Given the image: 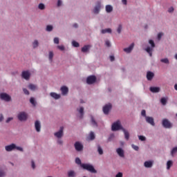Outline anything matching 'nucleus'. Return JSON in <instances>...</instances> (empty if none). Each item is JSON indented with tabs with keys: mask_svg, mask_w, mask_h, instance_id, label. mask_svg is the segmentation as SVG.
I'll use <instances>...</instances> for the list:
<instances>
[{
	"mask_svg": "<svg viewBox=\"0 0 177 177\" xmlns=\"http://www.w3.org/2000/svg\"><path fill=\"white\" fill-rule=\"evenodd\" d=\"M81 167L91 173L96 174L97 171L94 169L93 166L88 165V164H82Z\"/></svg>",
	"mask_w": 177,
	"mask_h": 177,
	"instance_id": "obj_1",
	"label": "nucleus"
},
{
	"mask_svg": "<svg viewBox=\"0 0 177 177\" xmlns=\"http://www.w3.org/2000/svg\"><path fill=\"white\" fill-rule=\"evenodd\" d=\"M122 127L121 125V122L120 121H117L116 122H115L113 125H112V131H118V130H122Z\"/></svg>",
	"mask_w": 177,
	"mask_h": 177,
	"instance_id": "obj_2",
	"label": "nucleus"
},
{
	"mask_svg": "<svg viewBox=\"0 0 177 177\" xmlns=\"http://www.w3.org/2000/svg\"><path fill=\"white\" fill-rule=\"evenodd\" d=\"M17 118L21 122L26 121L28 119V115L25 112H21L18 114Z\"/></svg>",
	"mask_w": 177,
	"mask_h": 177,
	"instance_id": "obj_3",
	"label": "nucleus"
},
{
	"mask_svg": "<svg viewBox=\"0 0 177 177\" xmlns=\"http://www.w3.org/2000/svg\"><path fill=\"white\" fill-rule=\"evenodd\" d=\"M162 125H163V127L166 129H170L172 127L171 122L167 119H165L163 121H162Z\"/></svg>",
	"mask_w": 177,
	"mask_h": 177,
	"instance_id": "obj_4",
	"label": "nucleus"
},
{
	"mask_svg": "<svg viewBox=\"0 0 177 177\" xmlns=\"http://www.w3.org/2000/svg\"><path fill=\"white\" fill-rule=\"evenodd\" d=\"M0 98L6 102H10L11 100V97L6 93L0 94Z\"/></svg>",
	"mask_w": 177,
	"mask_h": 177,
	"instance_id": "obj_5",
	"label": "nucleus"
},
{
	"mask_svg": "<svg viewBox=\"0 0 177 177\" xmlns=\"http://www.w3.org/2000/svg\"><path fill=\"white\" fill-rule=\"evenodd\" d=\"M96 80H97V79H96L95 76L91 75V76H88V77H87L86 82L88 84H93L96 82Z\"/></svg>",
	"mask_w": 177,
	"mask_h": 177,
	"instance_id": "obj_6",
	"label": "nucleus"
},
{
	"mask_svg": "<svg viewBox=\"0 0 177 177\" xmlns=\"http://www.w3.org/2000/svg\"><path fill=\"white\" fill-rule=\"evenodd\" d=\"M54 135L59 139L62 138V136H64V127H61L60 130L58 132L55 133Z\"/></svg>",
	"mask_w": 177,
	"mask_h": 177,
	"instance_id": "obj_7",
	"label": "nucleus"
},
{
	"mask_svg": "<svg viewBox=\"0 0 177 177\" xmlns=\"http://www.w3.org/2000/svg\"><path fill=\"white\" fill-rule=\"evenodd\" d=\"M75 148L76 151H82L84 149V147L80 142H77L75 144Z\"/></svg>",
	"mask_w": 177,
	"mask_h": 177,
	"instance_id": "obj_8",
	"label": "nucleus"
},
{
	"mask_svg": "<svg viewBox=\"0 0 177 177\" xmlns=\"http://www.w3.org/2000/svg\"><path fill=\"white\" fill-rule=\"evenodd\" d=\"M112 105L111 104H106L104 108H103V111L104 114L108 115L109 113V111L111 109Z\"/></svg>",
	"mask_w": 177,
	"mask_h": 177,
	"instance_id": "obj_9",
	"label": "nucleus"
},
{
	"mask_svg": "<svg viewBox=\"0 0 177 177\" xmlns=\"http://www.w3.org/2000/svg\"><path fill=\"white\" fill-rule=\"evenodd\" d=\"M145 120L147 122L151 124L152 127L155 126L154 119L153 118L147 116L146 117Z\"/></svg>",
	"mask_w": 177,
	"mask_h": 177,
	"instance_id": "obj_10",
	"label": "nucleus"
},
{
	"mask_svg": "<svg viewBox=\"0 0 177 177\" xmlns=\"http://www.w3.org/2000/svg\"><path fill=\"white\" fill-rule=\"evenodd\" d=\"M30 73L28 72V71H24L22 72V77L24 78L25 80H28L30 79Z\"/></svg>",
	"mask_w": 177,
	"mask_h": 177,
	"instance_id": "obj_11",
	"label": "nucleus"
},
{
	"mask_svg": "<svg viewBox=\"0 0 177 177\" xmlns=\"http://www.w3.org/2000/svg\"><path fill=\"white\" fill-rule=\"evenodd\" d=\"M133 48H134V43H132V44H131L129 47H127V48H124V51L127 53H130L131 50L133 49Z\"/></svg>",
	"mask_w": 177,
	"mask_h": 177,
	"instance_id": "obj_12",
	"label": "nucleus"
},
{
	"mask_svg": "<svg viewBox=\"0 0 177 177\" xmlns=\"http://www.w3.org/2000/svg\"><path fill=\"white\" fill-rule=\"evenodd\" d=\"M16 148V145L15 144H12L10 145L6 146V150L7 151H11L13 149H15Z\"/></svg>",
	"mask_w": 177,
	"mask_h": 177,
	"instance_id": "obj_13",
	"label": "nucleus"
},
{
	"mask_svg": "<svg viewBox=\"0 0 177 177\" xmlns=\"http://www.w3.org/2000/svg\"><path fill=\"white\" fill-rule=\"evenodd\" d=\"M117 153L118 154L122 157V158H124V150L121 148H119L117 149Z\"/></svg>",
	"mask_w": 177,
	"mask_h": 177,
	"instance_id": "obj_14",
	"label": "nucleus"
},
{
	"mask_svg": "<svg viewBox=\"0 0 177 177\" xmlns=\"http://www.w3.org/2000/svg\"><path fill=\"white\" fill-rule=\"evenodd\" d=\"M95 139V133L91 131L89 136L87 137V140H94Z\"/></svg>",
	"mask_w": 177,
	"mask_h": 177,
	"instance_id": "obj_15",
	"label": "nucleus"
},
{
	"mask_svg": "<svg viewBox=\"0 0 177 177\" xmlns=\"http://www.w3.org/2000/svg\"><path fill=\"white\" fill-rule=\"evenodd\" d=\"M160 91V88L159 87H151L150 88V91L153 93H159Z\"/></svg>",
	"mask_w": 177,
	"mask_h": 177,
	"instance_id": "obj_16",
	"label": "nucleus"
},
{
	"mask_svg": "<svg viewBox=\"0 0 177 177\" xmlns=\"http://www.w3.org/2000/svg\"><path fill=\"white\" fill-rule=\"evenodd\" d=\"M62 93L63 95H66L68 93V88L66 87V86H63L61 88Z\"/></svg>",
	"mask_w": 177,
	"mask_h": 177,
	"instance_id": "obj_17",
	"label": "nucleus"
},
{
	"mask_svg": "<svg viewBox=\"0 0 177 177\" xmlns=\"http://www.w3.org/2000/svg\"><path fill=\"white\" fill-rule=\"evenodd\" d=\"M154 77V73L153 72H147V78L149 81H151Z\"/></svg>",
	"mask_w": 177,
	"mask_h": 177,
	"instance_id": "obj_18",
	"label": "nucleus"
},
{
	"mask_svg": "<svg viewBox=\"0 0 177 177\" xmlns=\"http://www.w3.org/2000/svg\"><path fill=\"white\" fill-rule=\"evenodd\" d=\"M90 48H91V46L89 44H88L87 46H84L82 48V52L86 53L89 50Z\"/></svg>",
	"mask_w": 177,
	"mask_h": 177,
	"instance_id": "obj_19",
	"label": "nucleus"
},
{
	"mask_svg": "<svg viewBox=\"0 0 177 177\" xmlns=\"http://www.w3.org/2000/svg\"><path fill=\"white\" fill-rule=\"evenodd\" d=\"M35 129L37 132H39L41 130V124L39 121L35 122Z\"/></svg>",
	"mask_w": 177,
	"mask_h": 177,
	"instance_id": "obj_20",
	"label": "nucleus"
},
{
	"mask_svg": "<svg viewBox=\"0 0 177 177\" xmlns=\"http://www.w3.org/2000/svg\"><path fill=\"white\" fill-rule=\"evenodd\" d=\"M97 6H96V7H95V9H94V13L95 14H98L99 12H100V1H98L97 3Z\"/></svg>",
	"mask_w": 177,
	"mask_h": 177,
	"instance_id": "obj_21",
	"label": "nucleus"
},
{
	"mask_svg": "<svg viewBox=\"0 0 177 177\" xmlns=\"http://www.w3.org/2000/svg\"><path fill=\"white\" fill-rule=\"evenodd\" d=\"M154 47H148L145 48V50L149 54L150 57H152V52Z\"/></svg>",
	"mask_w": 177,
	"mask_h": 177,
	"instance_id": "obj_22",
	"label": "nucleus"
},
{
	"mask_svg": "<svg viewBox=\"0 0 177 177\" xmlns=\"http://www.w3.org/2000/svg\"><path fill=\"white\" fill-rule=\"evenodd\" d=\"M50 96L52 97H53L54 99H55V100H58V99H59L61 97L60 95H58V94H57L55 93H50Z\"/></svg>",
	"mask_w": 177,
	"mask_h": 177,
	"instance_id": "obj_23",
	"label": "nucleus"
},
{
	"mask_svg": "<svg viewBox=\"0 0 177 177\" xmlns=\"http://www.w3.org/2000/svg\"><path fill=\"white\" fill-rule=\"evenodd\" d=\"M122 131L124 133L125 139L127 140H129V136H130L129 133L127 131H126L124 129H122Z\"/></svg>",
	"mask_w": 177,
	"mask_h": 177,
	"instance_id": "obj_24",
	"label": "nucleus"
},
{
	"mask_svg": "<svg viewBox=\"0 0 177 177\" xmlns=\"http://www.w3.org/2000/svg\"><path fill=\"white\" fill-rule=\"evenodd\" d=\"M113 8L112 7V6H106V11L108 13H111L113 11Z\"/></svg>",
	"mask_w": 177,
	"mask_h": 177,
	"instance_id": "obj_25",
	"label": "nucleus"
},
{
	"mask_svg": "<svg viewBox=\"0 0 177 177\" xmlns=\"http://www.w3.org/2000/svg\"><path fill=\"white\" fill-rule=\"evenodd\" d=\"M111 33L112 30L110 28H108L107 29H102V34H106V33Z\"/></svg>",
	"mask_w": 177,
	"mask_h": 177,
	"instance_id": "obj_26",
	"label": "nucleus"
},
{
	"mask_svg": "<svg viewBox=\"0 0 177 177\" xmlns=\"http://www.w3.org/2000/svg\"><path fill=\"white\" fill-rule=\"evenodd\" d=\"M152 165H153V163L150 161H147V162H145V166L147 168L151 167Z\"/></svg>",
	"mask_w": 177,
	"mask_h": 177,
	"instance_id": "obj_27",
	"label": "nucleus"
},
{
	"mask_svg": "<svg viewBox=\"0 0 177 177\" xmlns=\"http://www.w3.org/2000/svg\"><path fill=\"white\" fill-rule=\"evenodd\" d=\"M28 88L30 89L31 91H35L37 89V86L35 84H29Z\"/></svg>",
	"mask_w": 177,
	"mask_h": 177,
	"instance_id": "obj_28",
	"label": "nucleus"
},
{
	"mask_svg": "<svg viewBox=\"0 0 177 177\" xmlns=\"http://www.w3.org/2000/svg\"><path fill=\"white\" fill-rule=\"evenodd\" d=\"M167 100L165 97H162L160 99V103H162V105L165 106L167 104Z\"/></svg>",
	"mask_w": 177,
	"mask_h": 177,
	"instance_id": "obj_29",
	"label": "nucleus"
},
{
	"mask_svg": "<svg viewBox=\"0 0 177 177\" xmlns=\"http://www.w3.org/2000/svg\"><path fill=\"white\" fill-rule=\"evenodd\" d=\"M68 177H75V173L73 171H70L68 172Z\"/></svg>",
	"mask_w": 177,
	"mask_h": 177,
	"instance_id": "obj_30",
	"label": "nucleus"
},
{
	"mask_svg": "<svg viewBox=\"0 0 177 177\" xmlns=\"http://www.w3.org/2000/svg\"><path fill=\"white\" fill-rule=\"evenodd\" d=\"M160 62L165 63L166 64H169V61L168 58H163V59H160Z\"/></svg>",
	"mask_w": 177,
	"mask_h": 177,
	"instance_id": "obj_31",
	"label": "nucleus"
},
{
	"mask_svg": "<svg viewBox=\"0 0 177 177\" xmlns=\"http://www.w3.org/2000/svg\"><path fill=\"white\" fill-rule=\"evenodd\" d=\"M97 151L100 155H102L104 153L103 149L100 145L97 146Z\"/></svg>",
	"mask_w": 177,
	"mask_h": 177,
	"instance_id": "obj_32",
	"label": "nucleus"
},
{
	"mask_svg": "<svg viewBox=\"0 0 177 177\" xmlns=\"http://www.w3.org/2000/svg\"><path fill=\"white\" fill-rule=\"evenodd\" d=\"M77 111L81 114L80 118H82L83 116H84V108L83 107H80V110L77 109Z\"/></svg>",
	"mask_w": 177,
	"mask_h": 177,
	"instance_id": "obj_33",
	"label": "nucleus"
},
{
	"mask_svg": "<svg viewBox=\"0 0 177 177\" xmlns=\"http://www.w3.org/2000/svg\"><path fill=\"white\" fill-rule=\"evenodd\" d=\"M54 54L53 51H50L49 53V59L52 62H53V58Z\"/></svg>",
	"mask_w": 177,
	"mask_h": 177,
	"instance_id": "obj_34",
	"label": "nucleus"
},
{
	"mask_svg": "<svg viewBox=\"0 0 177 177\" xmlns=\"http://www.w3.org/2000/svg\"><path fill=\"white\" fill-rule=\"evenodd\" d=\"M32 45H33L34 48H36L37 47H38V45H39L38 41L35 40V41H33V43H32Z\"/></svg>",
	"mask_w": 177,
	"mask_h": 177,
	"instance_id": "obj_35",
	"label": "nucleus"
},
{
	"mask_svg": "<svg viewBox=\"0 0 177 177\" xmlns=\"http://www.w3.org/2000/svg\"><path fill=\"white\" fill-rule=\"evenodd\" d=\"M39 9L41 10H44L45 9V6L43 3H40V4H39Z\"/></svg>",
	"mask_w": 177,
	"mask_h": 177,
	"instance_id": "obj_36",
	"label": "nucleus"
},
{
	"mask_svg": "<svg viewBox=\"0 0 177 177\" xmlns=\"http://www.w3.org/2000/svg\"><path fill=\"white\" fill-rule=\"evenodd\" d=\"M91 123L93 126H95L97 127V122H95V119L93 118V116H91Z\"/></svg>",
	"mask_w": 177,
	"mask_h": 177,
	"instance_id": "obj_37",
	"label": "nucleus"
},
{
	"mask_svg": "<svg viewBox=\"0 0 177 177\" xmlns=\"http://www.w3.org/2000/svg\"><path fill=\"white\" fill-rule=\"evenodd\" d=\"M53 29V27L51 25H48V26H46V30L48 32L52 31Z\"/></svg>",
	"mask_w": 177,
	"mask_h": 177,
	"instance_id": "obj_38",
	"label": "nucleus"
},
{
	"mask_svg": "<svg viewBox=\"0 0 177 177\" xmlns=\"http://www.w3.org/2000/svg\"><path fill=\"white\" fill-rule=\"evenodd\" d=\"M173 162L171 160L167 161V169H169L172 166Z\"/></svg>",
	"mask_w": 177,
	"mask_h": 177,
	"instance_id": "obj_39",
	"label": "nucleus"
},
{
	"mask_svg": "<svg viewBox=\"0 0 177 177\" xmlns=\"http://www.w3.org/2000/svg\"><path fill=\"white\" fill-rule=\"evenodd\" d=\"M122 30V26L121 24H120L119 26H118V30H117L118 34H120V33H121Z\"/></svg>",
	"mask_w": 177,
	"mask_h": 177,
	"instance_id": "obj_40",
	"label": "nucleus"
},
{
	"mask_svg": "<svg viewBox=\"0 0 177 177\" xmlns=\"http://www.w3.org/2000/svg\"><path fill=\"white\" fill-rule=\"evenodd\" d=\"M75 162L77 164V165H80L82 166V161L79 158H77L76 160H75Z\"/></svg>",
	"mask_w": 177,
	"mask_h": 177,
	"instance_id": "obj_41",
	"label": "nucleus"
},
{
	"mask_svg": "<svg viewBox=\"0 0 177 177\" xmlns=\"http://www.w3.org/2000/svg\"><path fill=\"white\" fill-rule=\"evenodd\" d=\"M149 44H151V48H155L156 44H155L153 40H149Z\"/></svg>",
	"mask_w": 177,
	"mask_h": 177,
	"instance_id": "obj_42",
	"label": "nucleus"
},
{
	"mask_svg": "<svg viewBox=\"0 0 177 177\" xmlns=\"http://www.w3.org/2000/svg\"><path fill=\"white\" fill-rule=\"evenodd\" d=\"M73 46L75 48H78L80 46L79 43H77V41H73Z\"/></svg>",
	"mask_w": 177,
	"mask_h": 177,
	"instance_id": "obj_43",
	"label": "nucleus"
},
{
	"mask_svg": "<svg viewBox=\"0 0 177 177\" xmlns=\"http://www.w3.org/2000/svg\"><path fill=\"white\" fill-rule=\"evenodd\" d=\"M176 153H177V147L173 148V150H171V155L174 156V154H175Z\"/></svg>",
	"mask_w": 177,
	"mask_h": 177,
	"instance_id": "obj_44",
	"label": "nucleus"
},
{
	"mask_svg": "<svg viewBox=\"0 0 177 177\" xmlns=\"http://www.w3.org/2000/svg\"><path fill=\"white\" fill-rule=\"evenodd\" d=\"M30 103H31L34 106H36V103H35V99H34L33 97L30 98Z\"/></svg>",
	"mask_w": 177,
	"mask_h": 177,
	"instance_id": "obj_45",
	"label": "nucleus"
},
{
	"mask_svg": "<svg viewBox=\"0 0 177 177\" xmlns=\"http://www.w3.org/2000/svg\"><path fill=\"white\" fill-rule=\"evenodd\" d=\"M164 35V33H158V39L160 40L162 37Z\"/></svg>",
	"mask_w": 177,
	"mask_h": 177,
	"instance_id": "obj_46",
	"label": "nucleus"
},
{
	"mask_svg": "<svg viewBox=\"0 0 177 177\" xmlns=\"http://www.w3.org/2000/svg\"><path fill=\"white\" fill-rule=\"evenodd\" d=\"M54 43L56 44H59V40L58 37H55Z\"/></svg>",
	"mask_w": 177,
	"mask_h": 177,
	"instance_id": "obj_47",
	"label": "nucleus"
},
{
	"mask_svg": "<svg viewBox=\"0 0 177 177\" xmlns=\"http://www.w3.org/2000/svg\"><path fill=\"white\" fill-rule=\"evenodd\" d=\"M58 49L63 51L65 49V47L64 46H57Z\"/></svg>",
	"mask_w": 177,
	"mask_h": 177,
	"instance_id": "obj_48",
	"label": "nucleus"
},
{
	"mask_svg": "<svg viewBox=\"0 0 177 177\" xmlns=\"http://www.w3.org/2000/svg\"><path fill=\"white\" fill-rule=\"evenodd\" d=\"M132 147L134 150L136 151H138L139 150V147L138 146H136L134 145H132Z\"/></svg>",
	"mask_w": 177,
	"mask_h": 177,
	"instance_id": "obj_49",
	"label": "nucleus"
},
{
	"mask_svg": "<svg viewBox=\"0 0 177 177\" xmlns=\"http://www.w3.org/2000/svg\"><path fill=\"white\" fill-rule=\"evenodd\" d=\"M139 139L141 140V141H145L146 140V138L142 136H139Z\"/></svg>",
	"mask_w": 177,
	"mask_h": 177,
	"instance_id": "obj_50",
	"label": "nucleus"
},
{
	"mask_svg": "<svg viewBox=\"0 0 177 177\" xmlns=\"http://www.w3.org/2000/svg\"><path fill=\"white\" fill-rule=\"evenodd\" d=\"M23 91L26 95H28L30 94L29 91L27 89L24 88Z\"/></svg>",
	"mask_w": 177,
	"mask_h": 177,
	"instance_id": "obj_51",
	"label": "nucleus"
},
{
	"mask_svg": "<svg viewBox=\"0 0 177 177\" xmlns=\"http://www.w3.org/2000/svg\"><path fill=\"white\" fill-rule=\"evenodd\" d=\"M142 115L145 117V119H146V117H148V116L146 115V111L145 110H143L142 111Z\"/></svg>",
	"mask_w": 177,
	"mask_h": 177,
	"instance_id": "obj_52",
	"label": "nucleus"
},
{
	"mask_svg": "<svg viewBox=\"0 0 177 177\" xmlns=\"http://www.w3.org/2000/svg\"><path fill=\"white\" fill-rule=\"evenodd\" d=\"M174 10V7H170V8H169V10H168V12L171 13V12H173Z\"/></svg>",
	"mask_w": 177,
	"mask_h": 177,
	"instance_id": "obj_53",
	"label": "nucleus"
},
{
	"mask_svg": "<svg viewBox=\"0 0 177 177\" xmlns=\"http://www.w3.org/2000/svg\"><path fill=\"white\" fill-rule=\"evenodd\" d=\"M3 176H5V173L1 169H0V177H2Z\"/></svg>",
	"mask_w": 177,
	"mask_h": 177,
	"instance_id": "obj_54",
	"label": "nucleus"
},
{
	"mask_svg": "<svg viewBox=\"0 0 177 177\" xmlns=\"http://www.w3.org/2000/svg\"><path fill=\"white\" fill-rule=\"evenodd\" d=\"M15 149H16L17 150H18V151H24L23 148H21V147H16Z\"/></svg>",
	"mask_w": 177,
	"mask_h": 177,
	"instance_id": "obj_55",
	"label": "nucleus"
},
{
	"mask_svg": "<svg viewBox=\"0 0 177 177\" xmlns=\"http://www.w3.org/2000/svg\"><path fill=\"white\" fill-rule=\"evenodd\" d=\"M122 176H123L122 173L120 172V173H118V174L116 175L115 177H122Z\"/></svg>",
	"mask_w": 177,
	"mask_h": 177,
	"instance_id": "obj_56",
	"label": "nucleus"
},
{
	"mask_svg": "<svg viewBox=\"0 0 177 177\" xmlns=\"http://www.w3.org/2000/svg\"><path fill=\"white\" fill-rule=\"evenodd\" d=\"M106 45L107 47H110L111 46V44H110V41H109V40H107L106 41Z\"/></svg>",
	"mask_w": 177,
	"mask_h": 177,
	"instance_id": "obj_57",
	"label": "nucleus"
},
{
	"mask_svg": "<svg viewBox=\"0 0 177 177\" xmlns=\"http://www.w3.org/2000/svg\"><path fill=\"white\" fill-rule=\"evenodd\" d=\"M13 120L12 118H8L7 120H6V123L10 122L11 120Z\"/></svg>",
	"mask_w": 177,
	"mask_h": 177,
	"instance_id": "obj_58",
	"label": "nucleus"
},
{
	"mask_svg": "<svg viewBox=\"0 0 177 177\" xmlns=\"http://www.w3.org/2000/svg\"><path fill=\"white\" fill-rule=\"evenodd\" d=\"M32 167L33 169H35V162L33 160L32 161Z\"/></svg>",
	"mask_w": 177,
	"mask_h": 177,
	"instance_id": "obj_59",
	"label": "nucleus"
},
{
	"mask_svg": "<svg viewBox=\"0 0 177 177\" xmlns=\"http://www.w3.org/2000/svg\"><path fill=\"white\" fill-rule=\"evenodd\" d=\"M110 59L111 62H113L115 60V57H113V55H111Z\"/></svg>",
	"mask_w": 177,
	"mask_h": 177,
	"instance_id": "obj_60",
	"label": "nucleus"
},
{
	"mask_svg": "<svg viewBox=\"0 0 177 177\" xmlns=\"http://www.w3.org/2000/svg\"><path fill=\"white\" fill-rule=\"evenodd\" d=\"M122 2L124 5H127V0H122Z\"/></svg>",
	"mask_w": 177,
	"mask_h": 177,
	"instance_id": "obj_61",
	"label": "nucleus"
},
{
	"mask_svg": "<svg viewBox=\"0 0 177 177\" xmlns=\"http://www.w3.org/2000/svg\"><path fill=\"white\" fill-rule=\"evenodd\" d=\"M57 143H58L59 145H62V144H63V141H62V140H57Z\"/></svg>",
	"mask_w": 177,
	"mask_h": 177,
	"instance_id": "obj_62",
	"label": "nucleus"
},
{
	"mask_svg": "<svg viewBox=\"0 0 177 177\" xmlns=\"http://www.w3.org/2000/svg\"><path fill=\"white\" fill-rule=\"evenodd\" d=\"M61 5H62L61 0H58L57 6L59 7V6H61Z\"/></svg>",
	"mask_w": 177,
	"mask_h": 177,
	"instance_id": "obj_63",
	"label": "nucleus"
},
{
	"mask_svg": "<svg viewBox=\"0 0 177 177\" xmlns=\"http://www.w3.org/2000/svg\"><path fill=\"white\" fill-rule=\"evenodd\" d=\"M73 27L75 28H78L77 24H74Z\"/></svg>",
	"mask_w": 177,
	"mask_h": 177,
	"instance_id": "obj_64",
	"label": "nucleus"
}]
</instances>
